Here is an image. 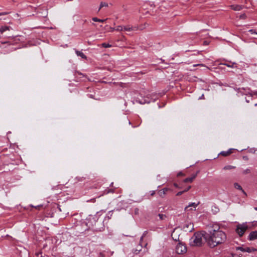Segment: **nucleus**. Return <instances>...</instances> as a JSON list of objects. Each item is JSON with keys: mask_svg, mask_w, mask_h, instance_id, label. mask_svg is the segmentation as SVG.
Masks as SVG:
<instances>
[{"mask_svg": "<svg viewBox=\"0 0 257 257\" xmlns=\"http://www.w3.org/2000/svg\"><path fill=\"white\" fill-rule=\"evenodd\" d=\"M207 235L206 242L211 248L215 247L218 245L224 243L226 239L225 233L220 230L218 226H215L213 227V228L209 230Z\"/></svg>", "mask_w": 257, "mask_h": 257, "instance_id": "obj_1", "label": "nucleus"}, {"mask_svg": "<svg viewBox=\"0 0 257 257\" xmlns=\"http://www.w3.org/2000/svg\"><path fill=\"white\" fill-rule=\"evenodd\" d=\"M206 237H207V235L204 231H198L194 233V246H201L203 244L204 241H206Z\"/></svg>", "mask_w": 257, "mask_h": 257, "instance_id": "obj_2", "label": "nucleus"}, {"mask_svg": "<svg viewBox=\"0 0 257 257\" xmlns=\"http://www.w3.org/2000/svg\"><path fill=\"white\" fill-rule=\"evenodd\" d=\"M115 30L117 31H142L144 30V28L143 26H119Z\"/></svg>", "mask_w": 257, "mask_h": 257, "instance_id": "obj_3", "label": "nucleus"}, {"mask_svg": "<svg viewBox=\"0 0 257 257\" xmlns=\"http://www.w3.org/2000/svg\"><path fill=\"white\" fill-rule=\"evenodd\" d=\"M248 228V226L247 222L238 224L236 225L235 232L239 236H242Z\"/></svg>", "mask_w": 257, "mask_h": 257, "instance_id": "obj_4", "label": "nucleus"}, {"mask_svg": "<svg viewBox=\"0 0 257 257\" xmlns=\"http://www.w3.org/2000/svg\"><path fill=\"white\" fill-rule=\"evenodd\" d=\"M175 250L177 254H184L186 252L187 248L185 244L179 242L176 246Z\"/></svg>", "mask_w": 257, "mask_h": 257, "instance_id": "obj_5", "label": "nucleus"}, {"mask_svg": "<svg viewBox=\"0 0 257 257\" xmlns=\"http://www.w3.org/2000/svg\"><path fill=\"white\" fill-rule=\"evenodd\" d=\"M171 236L173 240L177 241L179 240V230L175 228L173 231Z\"/></svg>", "mask_w": 257, "mask_h": 257, "instance_id": "obj_6", "label": "nucleus"}, {"mask_svg": "<svg viewBox=\"0 0 257 257\" xmlns=\"http://www.w3.org/2000/svg\"><path fill=\"white\" fill-rule=\"evenodd\" d=\"M255 239H257V231H252L248 235V239L249 240H253Z\"/></svg>", "mask_w": 257, "mask_h": 257, "instance_id": "obj_7", "label": "nucleus"}, {"mask_svg": "<svg viewBox=\"0 0 257 257\" xmlns=\"http://www.w3.org/2000/svg\"><path fill=\"white\" fill-rule=\"evenodd\" d=\"M231 9L235 11H240L242 9V6L238 5H232L230 6Z\"/></svg>", "mask_w": 257, "mask_h": 257, "instance_id": "obj_8", "label": "nucleus"}, {"mask_svg": "<svg viewBox=\"0 0 257 257\" xmlns=\"http://www.w3.org/2000/svg\"><path fill=\"white\" fill-rule=\"evenodd\" d=\"M11 30H12V29L10 27L7 26H2L0 28V32H4L7 31H10Z\"/></svg>", "mask_w": 257, "mask_h": 257, "instance_id": "obj_9", "label": "nucleus"}, {"mask_svg": "<svg viewBox=\"0 0 257 257\" xmlns=\"http://www.w3.org/2000/svg\"><path fill=\"white\" fill-rule=\"evenodd\" d=\"M233 150V149H230L227 151H222L220 153V154L223 156H228L229 155L232 153Z\"/></svg>", "mask_w": 257, "mask_h": 257, "instance_id": "obj_10", "label": "nucleus"}, {"mask_svg": "<svg viewBox=\"0 0 257 257\" xmlns=\"http://www.w3.org/2000/svg\"><path fill=\"white\" fill-rule=\"evenodd\" d=\"M256 250L257 249L255 248L245 246V252L250 253L252 252H255Z\"/></svg>", "mask_w": 257, "mask_h": 257, "instance_id": "obj_11", "label": "nucleus"}, {"mask_svg": "<svg viewBox=\"0 0 257 257\" xmlns=\"http://www.w3.org/2000/svg\"><path fill=\"white\" fill-rule=\"evenodd\" d=\"M76 53L77 56L81 57L82 58L86 59V56L81 51H76Z\"/></svg>", "mask_w": 257, "mask_h": 257, "instance_id": "obj_12", "label": "nucleus"}, {"mask_svg": "<svg viewBox=\"0 0 257 257\" xmlns=\"http://www.w3.org/2000/svg\"><path fill=\"white\" fill-rule=\"evenodd\" d=\"M191 188V185H189L183 191H180L179 192H178L177 194H176V195L177 196H179V195H182L184 192H186L189 189H190Z\"/></svg>", "mask_w": 257, "mask_h": 257, "instance_id": "obj_13", "label": "nucleus"}, {"mask_svg": "<svg viewBox=\"0 0 257 257\" xmlns=\"http://www.w3.org/2000/svg\"><path fill=\"white\" fill-rule=\"evenodd\" d=\"M168 190L167 188H164L160 191V195L162 196V195H165L166 193V192Z\"/></svg>", "mask_w": 257, "mask_h": 257, "instance_id": "obj_14", "label": "nucleus"}, {"mask_svg": "<svg viewBox=\"0 0 257 257\" xmlns=\"http://www.w3.org/2000/svg\"><path fill=\"white\" fill-rule=\"evenodd\" d=\"M168 190L167 188H164L160 191V195L162 196V195H165L166 193V192Z\"/></svg>", "mask_w": 257, "mask_h": 257, "instance_id": "obj_15", "label": "nucleus"}, {"mask_svg": "<svg viewBox=\"0 0 257 257\" xmlns=\"http://www.w3.org/2000/svg\"><path fill=\"white\" fill-rule=\"evenodd\" d=\"M234 185V187L235 188H236L238 190H240L242 191L243 192H244V191L243 190L241 186L240 185H239L237 183H235Z\"/></svg>", "mask_w": 257, "mask_h": 257, "instance_id": "obj_16", "label": "nucleus"}, {"mask_svg": "<svg viewBox=\"0 0 257 257\" xmlns=\"http://www.w3.org/2000/svg\"><path fill=\"white\" fill-rule=\"evenodd\" d=\"M236 249L237 250H240L242 252H245V246L243 245L241 246H238L236 247Z\"/></svg>", "mask_w": 257, "mask_h": 257, "instance_id": "obj_17", "label": "nucleus"}, {"mask_svg": "<svg viewBox=\"0 0 257 257\" xmlns=\"http://www.w3.org/2000/svg\"><path fill=\"white\" fill-rule=\"evenodd\" d=\"M92 20L94 22H103L105 21V20L98 19L97 18H93Z\"/></svg>", "mask_w": 257, "mask_h": 257, "instance_id": "obj_18", "label": "nucleus"}, {"mask_svg": "<svg viewBox=\"0 0 257 257\" xmlns=\"http://www.w3.org/2000/svg\"><path fill=\"white\" fill-rule=\"evenodd\" d=\"M192 182V178H187V179H185L184 181V182L185 183H191Z\"/></svg>", "mask_w": 257, "mask_h": 257, "instance_id": "obj_19", "label": "nucleus"}, {"mask_svg": "<svg viewBox=\"0 0 257 257\" xmlns=\"http://www.w3.org/2000/svg\"><path fill=\"white\" fill-rule=\"evenodd\" d=\"M159 217L160 220H164L166 218V215L163 214H159Z\"/></svg>", "mask_w": 257, "mask_h": 257, "instance_id": "obj_20", "label": "nucleus"}, {"mask_svg": "<svg viewBox=\"0 0 257 257\" xmlns=\"http://www.w3.org/2000/svg\"><path fill=\"white\" fill-rule=\"evenodd\" d=\"M234 168V167L230 165H228L224 167L223 169L224 170H230Z\"/></svg>", "mask_w": 257, "mask_h": 257, "instance_id": "obj_21", "label": "nucleus"}, {"mask_svg": "<svg viewBox=\"0 0 257 257\" xmlns=\"http://www.w3.org/2000/svg\"><path fill=\"white\" fill-rule=\"evenodd\" d=\"M108 6V4L106 3H103V2H101L100 3V8H99V10L102 8V7H107Z\"/></svg>", "mask_w": 257, "mask_h": 257, "instance_id": "obj_22", "label": "nucleus"}, {"mask_svg": "<svg viewBox=\"0 0 257 257\" xmlns=\"http://www.w3.org/2000/svg\"><path fill=\"white\" fill-rule=\"evenodd\" d=\"M225 65H226L227 67H233V68L236 67L235 63H233L231 65H230L229 64H225Z\"/></svg>", "mask_w": 257, "mask_h": 257, "instance_id": "obj_23", "label": "nucleus"}, {"mask_svg": "<svg viewBox=\"0 0 257 257\" xmlns=\"http://www.w3.org/2000/svg\"><path fill=\"white\" fill-rule=\"evenodd\" d=\"M102 46L104 47V48H108V47H111V45L108 44H106V43H103L102 44Z\"/></svg>", "mask_w": 257, "mask_h": 257, "instance_id": "obj_24", "label": "nucleus"}, {"mask_svg": "<svg viewBox=\"0 0 257 257\" xmlns=\"http://www.w3.org/2000/svg\"><path fill=\"white\" fill-rule=\"evenodd\" d=\"M251 34L253 35L252 36V38L257 39V33H251Z\"/></svg>", "mask_w": 257, "mask_h": 257, "instance_id": "obj_25", "label": "nucleus"}, {"mask_svg": "<svg viewBox=\"0 0 257 257\" xmlns=\"http://www.w3.org/2000/svg\"><path fill=\"white\" fill-rule=\"evenodd\" d=\"M183 175V174L182 172H180L177 174V176H180Z\"/></svg>", "mask_w": 257, "mask_h": 257, "instance_id": "obj_26", "label": "nucleus"}, {"mask_svg": "<svg viewBox=\"0 0 257 257\" xmlns=\"http://www.w3.org/2000/svg\"><path fill=\"white\" fill-rule=\"evenodd\" d=\"M150 193H151V196H153L155 194V191H152L150 192Z\"/></svg>", "mask_w": 257, "mask_h": 257, "instance_id": "obj_27", "label": "nucleus"}, {"mask_svg": "<svg viewBox=\"0 0 257 257\" xmlns=\"http://www.w3.org/2000/svg\"><path fill=\"white\" fill-rule=\"evenodd\" d=\"M192 204H189L188 206H187V207H186L185 208V209H187L189 207L191 206H192Z\"/></svg>", "mask_w": 257, "mask_h": 257, "instance_id": "obj_28", "label": "nucleus"}, {"mask_svg": "<svg viewBox=\"0 0 257 257\" xmlns=\"http://www.w3.org/2000/svg\"><path fill=\"white\" fill-rule=\"evenodd\" d=\"M174 186H175V187H177V188H178V187H179V186H178V184H177L176 183H175V184H174Z\"/></svg>", "mask_w": 257, "mask_h": 257, "instance_id": "obj_29", "label": "nucleus"}, {"mask_svg": "<svg viewBox=\"0 0 257 257\" xmlns=\"http://www.w3.org/2000/svg\"><path fill=\"white\" fill-rule=\"evenodd\" d=\"M249 32H255V30H253L251 29V30H249Z\"/></svg>", "mask_w": 257, "mask_h": 257, "instance_id": "obj_30", "label": "nucleus"}, {"mask_svg": "<svg viewBox=\"0 0 257 257\" xmlns=\"http://www.w3.org/2000/svg\"><path fill=\"white\" fill-rule=\"evenodd\" d=\"M249 172V170H246V171H245V173H247V172Z\"/></svg>", "mask_w": 257, "mask_h": 257, "instance_id": "obj_31", "label": "nucleus"}, {"mask_svg": "<svg viewBox=\"0 0 257 257\" xmlns=\"http://www.w3.org/2000/svg\"><path fill=\"white\" fill-rule=\"evenodd\" d=\"M254 209L255 210H256V211H257V207H254Z\"/></svg>", "mask_w": 257, "mask_h": 257, "instance_id": "obj_32", "label": "nucleus"}, {"mask_svg": "<svg viewBox=\"0 0 257 257\" xmlns=\"http://www.w3.org/2000/svg\"><path fill=\"white\" fill-rule=\"evenodd\" d=\"M198 65H193V66H198Z\"/></svg>", "mask_w": 257, "mask_h": 257, "instance_id": "obj_33", "label": "nucleus"}, {"mask_svg": "<svg viewBox=\"0 0 257 257\" xmlns=\"http://www.w3.org/2000/svg\"><path fill=\"white\" fill-rule=\"evenodd\" d=\"M203 96H204V95L202 94V96H201V98H202Z\"/></svg>", "mask_w": 257, "mask_h": 257, "instance_id": "obj_34", "label": "nucleus"}, {"mask_svg": "<svg viewBox=\"0 0 257 257\" xmlns=\"http://www.w3.org/2000/svg\"><path fill=\"white\" fill-rule=\"evenodd\" d=\"M2 15V13H0V16Z\"/></svg>", "mask_w": 257, "mask_h": 257, "instance_id": "obj_35", "label": "nucleus"}]
</instances>
